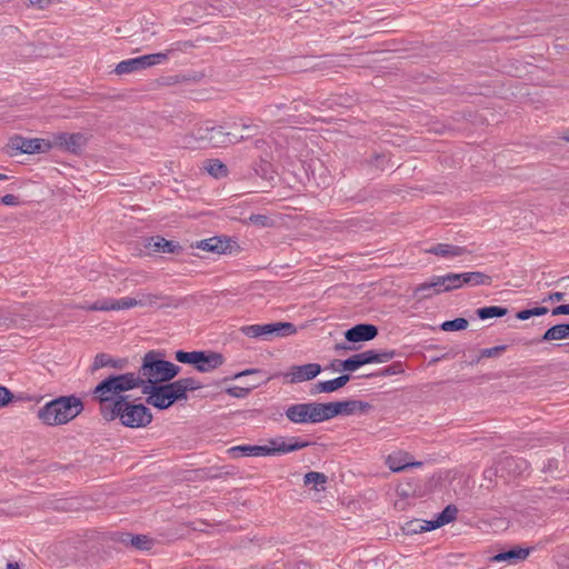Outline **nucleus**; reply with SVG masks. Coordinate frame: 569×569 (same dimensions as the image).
Here are the masks:
<instances>
[{
	"label": "nucleus",
	"mask_w": 569,
	"mask_h": 569,
	"mask_svg": "<svg viewBox=\"0 0 569 569\" xmlns=\"http://www.w3.org/2000/svg\"><path fill=\"white\" fill-rule=\"evenodd\" d=\"M201 388L198 380L193 378H181L173 382L146 385L141 392L146 396V402L157 409L164 410L176 401L186 400L188 391Z\"/></svg>",
	"instance_id": "obj_1"
},
{
	"label": "nucleus",
	"mask_w": 569,
	"mask_h": 569,
	"mask_svg": "<svg viewBox=\"0 0 569 569\" xmlns=\"http://www.w3.org/2000/svg\"><path fill=\"white\" fill-rule=\"evenodd\" d=\"M142 380L136 372L111 375L99 382L92 391V397L100 403V413L111 408L119 398H129L123 393L133 389H141Z\"/></svg>",
	"instance_id": "obj_2"
},
{
	"label": "nucleus",
	"mask_w": 569,
	"mask_h": 569,
	"mask_svg": "<svg viewBox=\"0 0 569 569\" xmlns=\"http://www.w3.org/2000/svg\"><path fill=\"white\" fill-rule=\"evenodd\" d=\"M101 416L107 421L119 420L128 428H143L152 421V413L142 403H134L129 398H119L111 408H106Z\"/></svg>",
	"instance_id": "obj_3"
},
{
	"label": "nucleus",
	"mask_w": 569,
	"mask_h": 569,
	"mask_svg": "<svg viewBox=\"0 0 569 569\" xmlns=\"http://www.w3.org/2000/svg\"><path fill=\"white\" fill-rule=\"evenodd\" d=\"M83 411V402L80 398L71 396L58 397L44 406L37 413L39 420L47 426L66 425Z\"/></svg>",
	"instance_id": "obj_4"
},
{
	"label": "nucleus",
	"mask_w": 569,
	"mask_h": 569,
	"mask_svg": "<svg viewBox=\"0 0 569 569\" xmlns=\"http://www.w3.org/2000/svg\"><path fill=\"white\" fill-rule=\"evenodd\" d=\"M180 372V367L163 359L160 351H148L136 375L142 380L141 388L146 385L168 382Z\"/></svg>",
	"instance_id": "obj_5"
},
{
	"label": "nucleus",
	"mask_w": 569,
	"mask_h": 569,
	"mask_svg": "<svg viewBox=\"0 0 569 569\" xmlns=\"http://www.w3.org/2000/svg\"><path fill=\"white\" fill-rule=\"evenodd\" d=\"M240 330L249 338H258L262 340H271L273 337H289L297 332L295 325L291 322L250 325L242 327Z\"/></svg>",
	"instance_id": "obj_6"
},
{
	"label": "nucleus",
	"mask_w": 569,
	"mask_h": 569,
	"mask_svg": "<svg viewBox=\"0 0 569 569\" xmlns=\"http://www.w3.org/2000/svg\"><path fill=\"white\" fill-rule=\"evenodd\" d=\"M286 417L293 423H318L326 421L323 403L303 402L286 409Z\"/></svg>",
	"instance_id": "obj_7"
},
{
	"label": "nucleus",
	"mask_w": 569,
	"mask_h": 569,
	"mask_svg": "<svg viewBox=\"0 0 569 569\" xmlns=\"http://www.w3.org/2000/svg\"><path fill=\"white\" fill-rule=\"evenodd\" d=\"M168 59V53L158 52L151 54H144L137 58L127 59L120 61L114 71L117 74H128L136 71L144 70L149 67L162 63Z\"/></svg>",
	"instance_id": "obj_8"
},
{
	"label": "nucleus",
	"mask_w": 569,
	"mask_h": 569,
	"mask_svg": "<svg viewBox=\"0 0 569 569\" xmlns=\"http://www.w3.org/2000/svg\"><path fill=\"white\" fill-rule=\"evenodd\" d=\"M370 408L368 402L360 400H345L323 403L326 421L337 416H349L356 412H365Z\"/></svg>",
	"instance_id": "obj_9"
},
{
	"label": "nucleus",
	"mask_w": 569,
	"mask_h": 569,
	"mask_svg": "<svg viewBox=\"0 0 569 569\" xmlns=\"http://www.w3.org/2000/svg\"><path fill=\"white\" fill-rule=\"evenodd\" d=\"M10 146L12 149L28 154L47 152L51 149L49 141L39 138L14 137L11 139Z\"/></svg>",
	"instance_id": "obj_10"
},
{
	"label": "nucleus",
	"mask_w": 569,
	"mask_h": 569,
	"mask_svg": "<svg viewBox=\"0 0 569 569\" xmlns=\"http://www.w3.org/2000/svg\"><path fill=\"white\" fill-rule=\"evenodd\" d=\"M321 372L319 363H306L300 366H292L284 373L289 383H300L316 378Z\"/></svg>",
	"instance_id": "obj_11"
},
{
	"label": "nucleus",
	"mask_w": 569,
	"mask_h": 569,
	"mask_svg": "<svg viewBox=\"0 0 569 569\" xmlns=\"http://www.w3.org/2000/svg\"><path fill=\"white\" fill-rule=\"evenodd\" d=\"M446 279L443 276H433L428 281L417 286L413 295L418 299H427L433 295L446 292Z\"/></svg>",
	"instance_id": "obj_12"
},
{
	"label": "nucleus",
	"mask_w": 569,
	"mask_h": 569,
	"mask_svg": "<svg viewBox=\"0 0 569 569\" xmlns=\"http://www.w3.org/2000/svg\"><path fill=\"white\" fill-rule=\"evenodd\" d=\"M378 335V329L376 326L370 323H360L345 332V338L349 342H361L369 341L376 338Z\"/></svg>",
	"instance_id": "obj_13"
},
{
	"label": "nucleus",
	"mask_w": 569,
	"mask_h": 569,
	"mask_svg": "<svg viewBox=\"0 0 569 569\" xmlns=\"http://www.w3.org/2000/svg\"><path fill=\"white\" fill-rule=\"evenodd\" d=\"M386 465L393 472H400L409 467H420L422 462L412 461L411 456L406 451H396L386 458Z\"/></svg>",
	"instance_id": "obj_14"
},
{
	"label": "nucleus",
	"mask_w": 569,
	"mask_h": 569,
	"mask_svg": "<svg viewBox=\"0 0 569 569\" xmlns=\"http://www.w3.org/2000/svg\"><path fill=\"white\" fill-rule=\"evenodd\" d=\"M349 380H350V376L349 375H342V376H339V377H337V378H335L332 380L319 381V382L313 385V387H312L310 392L312 395L330 393V392H333V391L342 388L343 386H346Z\"/></svg>",
	"instance_id": "obj_15"
},
{
	"label": "nucleus",
	"mask_w": 569,
	"mask_h": 569,
	"mask_svg": "<svg viewBox=\"0 0 569 569\" xmlns=\"http://www.w3.org/2000/svg\"><path fill=\"white\" fill-rule=\"evenodd\" d=\"M200 359L196 362V369L200 372H210L223 363V357L220 353L203 351L199 352Z\"/></svg>",
	"instance_id": "obj_16"
},
{
	"label": "nucleus",
	"mask_w": 569,
	"mask_h": 569,
	"mask_svg": "<svg viewBox=\"0 0 569 569\" xmlns=\"http://www.w3.org/2000/svg\"><path fill=\"white\" fill-rule=\"evenodd\" d=\"M230 240L221 237H212L198 242L197 248L208 252L226 253L230 249Z\"/></svg>",
	"instance_id": "obj_17"
},
{
	"label": "nucleus",
	"mask_w": 569,
	"mask_h": 569,
	"mask_svg": "<svg viewBox=\"0 0 569 569\" xmlns=\"http://www.w3.org/2000/svg\"><path fill=\"white\" fill-rule=\"evenodd\" d=\"M128 366V360L123 358H113L108 353H98L94 357L93 363H92V370L96 371L98 369L104 368V367H111L114 369L123 370Z\"/></svg>",
	"instance_id": "obj_18"
},
{
	"label": "nucleus",
	"mask_w": 569,
	"mask_h": 569,
	"mask_svg": "<svg viewBox=\"0 0 569 569\" xmlns=\"http://www.w3.org/2000/svg\"><path fill=\"white\" fill-rule=\"evenodd\" d=\"M56 142L69 151L77 152L84 146L86 138L81 133H60L56 137Z\"/></svg>",
	"instance_id": "obj_19"
},
{
	"label": "nucleus",
	"mask_w": 569,
	"mask_h": 569,
	"mask_svg": "<svg viewBox=\"0 0 569 569\" xmlns=\"http://www.w3.org/2000/svg\"><path fill=\"white\" fill-rule=\"evenodd\" d=\"M232 457H266L269 456L267 446H236L228 450Z\"/></svg>",
	"instance_id": "obj_20"
},
{
	"label": "nucleus",
	"mask_w": 569,
	"mask_h": 569,
	"mask_svg": "<svg viewBox=\"0 0 569 569\" xmlns=\"http://www.w3.org/2000/svg\"><path fill=\"white\" fill-rule=\"evenodd\" d=\"M210 136L208 137V144L211 147H221L227 143H237L234 141L236 134L232 132L223 131L222 127H213L210 129Z\"/></svg>",
	"instance_id": "obj_21"
},
{
	"label": "nucleus",
	"mask_w": 569,
	"mask_h": 569,
	"mask_svg": "<svg viewBox=\"0 0 569 569\" xmlns=\"http://www.w3.org/2000/svg\"><path fill=\"white\" fill-rule=\"evenodd\" d=\"M427 252L446 258L460 257L467 252V249L459 246L438 243L427 250Z\"/></svg>",
	"instance_id": "obj_22"
},
{
	"label": "nucleus",
	"mask_w": 569,
	"mask_h": 569,
	"mask_svg": "<svg viewBox=\"0 0 569 569\" xmlns=\"http://www.w3.org/2000/svg\"><path fill=\"white\" fill-rule=\"evenodd\" d=\"M146 247L154 252L173 253L178 246L173 241L166 240L162 237L150 238Z\"/></svg>",
	"instance_id": "obj_23"
},
{
	"label": "nucleus",
	"mask_w": 569,
	"mask_h": 569,
	"mask_svg": "<svg viewBox=\"0 0 569 569\" xmlns=\"http://www.w3.org/2000/svg\"><path fill=\"white\" fill-rule=\"evenodd\" d=\"M362 355H363V358H365V361L367 365L383 363V362H388L391 359H393L396 357V351L395 350L379 351L376 349H369V350L362 351Z\"/></svg>",
	"instance_id": "obj_24"
},
{
	"label": "nucleus",
	"mask_w": 569,
	"mask_h": 569,
	"mask_svg": "<svg viewBox=\"0 0 569 569\" xmlns=\"http://www.w3.org/2000/svg\"><path fill=\"white\" fill-rule=\"evenodd\" d=\"M530 553L529 549L525 548H517L511 549L505 552H499L496 556L492 557V561L501 562V561H509L511 563H515L520 560H525Z\"/></svg>",
	"instance_id": "obj_25"
},
{
	"label": "nucleus",
	"mask_w": 569,
	"mask_h": 569,
	"mask_svg": "<svg viewBox=\"0 0 569 569\" xmlns=\"http://www.w3.org/2000/svg\"><path fill=\"white\" fill-rule=\"evenodd\" d=\"M136 298L133 297H123L120 299L104 298L106 311H120L131 309L136 307Z\"/></svg>",
	"instance_id": "obj_26"
},
{
	"label": "nucleus",
	"mask_w": 569,
	"mask_h": 569,
	"mask_svg": "<svg viewBox=\"0 0 569 569\" xmlns=\"http://www.w3.org/2000/svg\"><path fill=\"white\" fill-rule=\"evenodd\" d=\"M458 515V508L453 505H448L437 517L435 520H430L429 528L437 529L441 526L450 523L456 519Z\"/></svg>",
	"instance_id": "obj_27"
},
{
	"label": "nucleus",
	"mask_w": 569,
	"mask_h": 569,
	"mask_svg": "<svg viewBox=\"0 0 569 569\" xmlns=\"http://www.w3.org/2000/svg\"><path fill=\"white\" fill-rule=\"evenodd\" d=\"M233 127H240L243 131H246V134L237 136L234 137V141L238 143L243 140H248L257 134L260 133L261 127L257 123H253L252 121L241 119L240 123H233Z\"/></svg>",
	"instance_id": "obj_28"
},
{
	"label": "nucleus",
	"mask_w": 569,
	"mask_h": 569,
	"mask_svg": "<svg viewBox=\"0 0 569 569\" xmlns=\"http://www.w3.org/2000/svg\"><path fill=\"white\" fill-rule=\"evenodd\" d=\"M568 323H559L550 327L541 337V341L562 340L569 338Z\"/></svg>",
	"instance_id": "obj_29"
},
{
	"label": "nucleus",
	"mask_w": 569,
	"mask_h": 569,
	"mask_svg": "<svg viewBox=\"0 0 569 569\" xmlns=\"http://www.w3.org/2000/svg\"><path fill=\"white\" fill-rule=\"evenodd\" d=\"M462 277V282L469 286H488L491 283V277L480 271L463 272Z\"/></svg>",
	"instance_id": "obj_30"
},
{
	"label": "nucleus",
	"mask_w": 569,
	"mask_h": 569,
	"mask_svg": "<svg viewBox=\"0 0 569 569\" xmlns=\"http://www.w3.org/2000/svg\"><path fill=\"white\" fill-rule=\"evenodd\" d=\"M508 313V309L500 306H490L479 308L477 315L481 320H486L493 317H503Z\"/></svg>",
	"instance_id": "obj_31"
},
{
	"label": "nucleus",
	"mask_w": 569,
	"mask_h": 569,
	"mask_svg": "<svg viewBox=\"0 0 569 569\" xmlns=\"http://www.w3.org/2000/svg\"><path fill=\"white\" fill-rule=\"evenodd\" d=\"M327 482V476L322 472L310 471L305 475V485H312L315 490L323 489Z\"/></svg>",
	"instance_id": "obj_32"
},
{
	"label": "nucleus",
	"mask_w": 569,
	"mask_h": 569,
	"mask_svg": "<svg viewBox=\"0 0 569 569\" xmlns=\"http://www.w3.org/2000/svg\"><path fill=\"white\" fill-rule=\"evenodd\" d=\"M340 365L342 370L352 372L367 363L365 361L362 352H359L341 361Z\"/></svg>",
	"instance_id": "obj_33"
},
{
	"label": "nucleus",
	"mask_w": 569,
	"mask_h": 569,
	"mask_svg": "<svg viewBox=\"0 0 569 569\" xmlns=\"http://www.w3.org/2000/svg\"><path fill=\"white\" fill-rule=\"evenodd\" d=\"M208 173L217 179L228 174V168L218 159L210 160L206 167Z\"/></svg>",
	"instance_id": "obj_34"
},
{
	"label": "nucleus",
	"mask_w": 569,
	"mask_h": 569,
	"mask_svg": "<svg viewBox=\"0 0 569 569\" xmlns=\"http://www.w3.org/2000/svg\"><path fill=\"white\" fill-rule=\"evenodd\" d=\"M266 446L269 451V456L289 453L286 446V439L282 437L271 439Z\"/></svg>",
	"instance_id": "obj_35"
},
{
	"label": "nucleus",
	"mask_w": 569,
	"mask_h": 569,
	"mask_svg": "<svg viewBox=\"0 0 569 569\" xmlns=\"http://www.w3.org/2000/svg\"><path fill=\"white\" fill-rule=\"evenodd\" d=\"M159 295L149 292H138L136 297V307H154L157 306Z\"/></svg>",
	"instance_id": "obj_36"
},
{
	"label": "nucleus",
	"mask_w": 569,
	"mask_h": 569,
	"mask_svg": "<svg viewBox=\"0 0 569 569\" xmlns=\"http://www.w3.org/2000/svg\"><path fill=\"white\" fill-rule=\"evenodd\" d=\"M430 521L426 520H413L406 525V532L407 533H421L426 531H431L433 528H429Z\"/></svg>",
	"instance_id": "obj_37"
},
{
	"label": "nucleus",
	"mask_w": 569,
	"mask_h": 569,
	"mask_svg": "<svg viewBox=\"0 0 569 569\" xmlns=\"http://www.w3.org/2000/svg\"><path fill=\"white\" fill-rule=\"evenodd\" d=\"M468 327V321L465 318H456L441 323L440 328L443 331H458Z\"/></svg>",
	"instance_id": "obj_38"
},
{
	"label": "nucleus",
	"mask_w": 569,
	"mask_h": 569,
	"mask_svg": "<svg viewBox=\"0 0 569 569\" xmlns=\"http://www.w3.org/2000/svg\"><path fill=\"white\" fill-rule=\"evenodd\" d=\"M199 352L200 351L187 352L179 350L176 352V359L181 363H189L196 366V362L200 359Z\"/></svg>",
	"instance_id": "obj_39"
},
{
	"label": "nucleus",
	"mask_w": 569,
	"mask_h": 569,
	"mask_svg": "<svg viewBox=\"0 0 569 569\" xmlns=\"http://www.w3.org/2000/svg\"><path fill=\"white\" fill-rule=\"evenodd\" d=\"M443 277L446 279L447 291L461 288L465 284L462 282V273H447Z\"/></svg>",
	"instance_id": "obj_40"
},
{
	"label": "nucleus",
	"mask_w": 569,
	"mask_h": 569,
	"mask_svg": "<svg viewBox=\"0 0 569 569\" xmlns=\"http://www.w3.org/2000/svg\"><path fill=\"white\" fill-rule=\"evenodd\" d=\"M210 129H212V126L209 124H201L197 127L193 131L194 139L202 144H208V137L211 133Z\"/></svg>",
	"instance_id": "obj_41"
},
{
	"label": "nucleus",
	"mask_w": 569,
	"mask_h": 569,
	"mask_svg": "<svg viewBox=\"0 0 569 569\" xmlns=\"http://www.w3.org/2000/svg\"><path fill=\"white\" fill-rule=\"evenodd\" d=\"M131 543L133 547H136L138 549L147 550L151 546V540L147 536L138 535V536L132 537Z\"/></svg>",
	"instance_id": "obj_42"
},
{
	"label": "nucleus",
	"mask_w": 569,
	"mask_h": 569,
	"mask_svg": "<svg viewBox=\"0 0 569 569\" xmlns=\"http://www.w3.org/2000/svg\"><path fill=\"white\" fill-rule=\"evenodd\" d=\"M286 446H287L288 452H293V451H297V450L308 447L309 442L300 441L297 438L292 437V438H289L288 440H286Z\"/></svg>",
	"instance_id": "obj_43"
},
{
	"label": "nucleus",
	"mask_w": 569,
	"mask_h": 569,
	"mask_svg": "<svg viewBox=\"0 0 569 569\" xmlns=\"http://www.w3.org/2000/svg\"><path fill=\"white\" fill-rule=\"evenodd\" d=\"M78 308H80L82 310H87V311H106L104 299L97 300L92 303L84 302V303L79 305Z\"/></svg>",
	"instance_id": "obj_44"
},
{
	"label": "nucleus",
	"mask_w": 569,
	"mask_h": 569,
	"mask_svg": "<svg viewBox=\"0 0 569 569\" xmlns=\"http://www.w3.org/2000/svg\"><path fill=\"white\" fill-rule=\"evenodd\" d=\"M248 222L259 227H268L270 226V218L264 214H251Z\"/></svg>",
	"instance_id": "obj_45"
},
{
	"label": "nucleus",
	"mask_w": 569,
	"mask_h": 569,
	"mask_svg": "<svg viewBox=\"0 0 569 569\" xmlns=\"http://www.w3.org/2000/svg\"><path fill=\"white\" fill-rule=\"evenodd\" d=\"M506 349H507L506 346H496L492 348H487V349L481 350V357L482 358L499 357Z\"/></svg>",
	"instance_id": "obj_46"
},
{
	"label": "nucleus",
	"mask_w": 569,
	"mask_h": 569,
	"mask_svg": "<svg viewBox=\"0 0 569 569\" xmlns=\"http://www.w3.org/2000/svg\"><path fill=\"white\" fill-rule=\"evenodd\" d=\"M251 388H242V387H230L226 390V392L236 398H244L250 392Z\"/></svg>",
	"instance_id": "obj_47"
},
{
	"label": "nucleus",
	"mask_w": 569,
	"mask_h": 569,
	"mask_svg": "<svg viewBox=\"0 0 569 569\" xmlns=\"http://www.w3.org/2000/svg\"><path fill=\"white\" fill-rule=\"evenodd\" d=\"M402 372V368H401V365L400 363H393L389 367H386L383 368L379 373L378 376H393V375H398Z\"/></svg>",
	"instance_id": "obj_48"
},
{
	"label": "nucleus",
	"mask_w": 569,
	"mask_h": 569,
	"mask_svg": "<svg viewBox=\"0 0 569 569\" xmlns=\"http://www.w3.org/2000/svg\"><path fill=\"white\" fill-rule=\"evenodd\" d=\"M12 397L8 388L0 386V408L7 406L12 400Z\"/></svg>",
	"instance_id": "obj_49"
},
{
	"label": "nucleus",
	"mask_w": 569,
	"mask_h": 569,
	"mask_svg": "<svg viewBox=\"0 0 569 569\" xmlns=\"http://www.w3.org/2000/svg\"><path fill=\"white\" fill-rule=\"evenodd\" d=\"M53 0H28L30 7L44 10L52 4Z\"/></svg>",
	"instance_id": "obj_50"
},
{
	"label": "nucleus",
	"mask_w": 569,
	"mask_h": 569,
	"mask_svg": "<svg viewBox=\"0 0 569 569\" xmlns=\"http://www.w3.org/2000/svg\"><path fill=\"white\" fill-rule=\"evenodd\" d=\"M1 202L6 206H17L19 203L18 197L14 194H6L1 198Z\"/></svg>",
	"instance_id": "obj_51"
},
{
	"label": "nucleus",
	"mask_w": 569,
	"mask_h": 569,
	"mask_svg": "<svg viewBox=\"0 0 569 569\" xmlns=\"http://www.w3.org/2000/svg\"><path fill=\"white\" fill-rule=\"evenodd\" d=\"M552 316L569 315V305H560L551 310Z\"/></svg>",
	"instance_id": "obj_52"
},
{
	"label": "nucleus",
	"mask_w": 569,
	"mask_h": 569,
	"mask_svg": "<svg viewBox=\"0 0 569 569\" xmlns=\"http://www.w3.org/2000/svg\"><path fill=\"white\" fill-rule=\"evenodd\" d=\"M516 317L519 320H528L529 318L533 317L532 310L531 309L521 310V311L517 312Z\"/></svg>",
	"instance_id": "obj_53"
},
{
	"label": "nucleus",
	"mask_w": 569,
	"mask_h": 569,
	"mask_svg": "<svg viewBox=\"0 0 569 569\" xmlns=\"http://www.w3.org/2000/svg\"><path fill=\"white\" fill-rule=\"evenodd\" d=\"M565 297H566V293H565V292H559V291H557V292H552V293H550V295H549V297H548V299H549L550 301H562V300L565 299Z\"/></svg>",
	"instance_id": "obj_54"
},
{
	"label": "nucleus",
	"mask_w": 569,
	"mask_h": 569,
	"mask_svg": "<svg viewBox=\"0 0 569 569\" xmlns=\"http://www.w3.org/2000/svg\"><path fill=\"white\" fill-rule=\"evenodd\" d=\"M260 370L259 369H247V370H243L241 372H238L233 376L234 379H238L240 377H243V376H248V375H253V373H259Z\"/></svg>",
	"instance_id": "obj_55"
},
{
	"label": "nucleus",
	"mask_w": 569,
	"mask_h": 569,
	"mask_svg": "<svg viewBox=\"0 0 569 569\" xmlns=\"http://www.w3.org/2000/svg\"><path fill=\"white\" fill-rule=\"evenodd\" d=\"M532 316H542V315H546L548 312V309L546 307H536V308H532Z\"/></svg>",
	"instance_id": "obj_56"
},
{
	"label": "nucleus",
	"mask_w": 569,
	"mask_h": 569,
	"mask_svg": "<svg viewBox=\"0 0 569 569\" xmlns=\"http://www.w3.org/2000/svg\"><path fill=\"white\" fill-rule=\"evenodd\" d=\"M519 463L523 465V466H525V468H527V463H526V461H519ZM506 465H507L508 467H511V466H513V465H515V466H518V461H517L516 459H513V458H507V459H506Z\"/></svg>",
	"instance_id": "obj_57"
},
{
	"label": "nucleus",
	"mask_w": 569,
	"mask_h": 569,
	"mask_svg": "<svg viewBox=\"0 0 569 569\" xmlns=\"http://www.w3.org/2000/svg\"><path fill=\"white\" fill-rule=\"evenodd\" d=\"M7 569H20V567L18 562H8Z\"/></svg>",
	"instance_id": "obj_58"
},
{
	"label": "nucleus",
	"mask_w": 569,
	"mask_h": 569,
	"mask_svg": "<svg viewBox=\"0 0 569 569\" xmlns=\"http://www.w3.org/2000/svg\"><path fill=\"white\" fill-rule=\"evenodd\" d=\"M565 141H569V130L563 133L561 137Z\"/></svg>",
	"instance_id": "obj_59"
},
{
	"label": "nucleus",
	"mask_w": 569,
	"mask_h": 569,
	"mask_svg": "<svg viewBox=\"0 0 569 569\" xmlns=\"http://www.w3.org/2000/svg\"><path fill=\"white\" fill-rule=\"evenodd\" d=\"M7 178L8 177L6 174L0 173V180H7Z\"/></svg>",
	"instance_id": "obj_60"
},
{
	"label": "nucleus",
	"mask_w": 569,
	"mask_h": 569,
	"mask_svg": "<svg viewBox=\"0 0 569 569\" xmlns=\"http://www.w3.org/2000/svg\"><path fill=\"white\" fill-rule=\"evenodd\" d=\"M260 142H261V140H256V147H259Z\"/></svg>",
	"instance_id": "obj_61"
}]
</instances>
